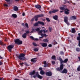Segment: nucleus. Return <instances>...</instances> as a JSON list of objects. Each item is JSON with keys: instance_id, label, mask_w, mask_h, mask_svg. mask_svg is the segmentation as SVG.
Masks as SVG:
<instances>
[{"instance_id": "obj_1", "label": "nucleus", "mask_w": 80, "mask_h": 80, "mask_svg": "<svg viewBox=\"0 0 80 80\" xmlns=\"http://www.w3.org/2000/svg\"><path fill=\"white\" fill-rule=\"evenodd\" d=\"M59 60L61 65L59 67L56 68L57 71H62L63 69V64H62L63 63H67L68 60V58L65 59L64 61H63L61 57L59 58Z\"/></svg>"}, {"instance_id": "obj_2", "label": "nucleus", "mask_w": 80, "mask_h": 80, "mask_svg": "<svg viewBox=\"0 0 80 80\" xmlns=\"http://www.w3.org/2000/svg\"><path fill=\"white\" fill-rule=\"evenodd\" d=\"M25 55L24 54H22L18 56V58L20 60L24 61L25 60V58L24 57Z\"/></svg>"}, {"instance_id": "obj_3", "label": "nucleus", "mask_w": 80, "mask_h": 80, "mask_svg": "<svg viewBox=\"0 0 80 80\" xmlns=\"http://www.w3.org/2000/svg\"><path fill=\"white\" fill-rule=\"evenodd\" d=\"M15 43L17 45H20L22 44V41H20L19 39H17L15 40Z\"/></svg>"}, {"instance_id": "obj_4", "label": "nucleus", "mask_w": 80, "mask_h": 80, "mask_svg": "<svg viewBox=\"0 0 80 80\" xmlns=\"http://www.w3.org/2000/svg\"><path fill=\"white\" fill-rule=\"evenodd\" d=\"M44 16V15L43 14L37 15L35 16V21H37L38 19V18H40V17H43Z\"/></svg>"}, {"instance_id": "obj_5", "label": "nucleus", "mask_w": 80, "mask_h": 80, "mask_svg": "<svg viewBox=\"0 0 80 80\" xmlns=\"http://www.w3.org/2000/svg\"><path fill=\"white\" fill-rule=\"evenodd\" d=\"M13 47H14V46L13 45H10L7 47V48L9 52H12V49Z\"/></svg>"}, {"instance_id": "obj_6", "label": "nucleus", "mask_w": 80, "mask_h": 80, "mask_svg": "<svg viewBox=\"0 0 80 80\" xmlns=\"http://www.w3.org/2000/svg\"><path fill=\"white\" fill-rule=\"evenodd\" d=\"M64 22L67 25H69V24L68 21V17H67L65 16L64 17Z\"/></svg>"}, {"instance_id": "obj_7", "label": "nucleus", "mask_w": 80, "mask_h": 80, "mask_svg": "<svg viewBox=\"0 0 80 80\" xmlns=\"http://www.w3.org/2000/svg\"><path fill=\"white\" fill-rule=\"evenodd\" d=\"M46 75L48 77H51L52 76V72L51 71H49L46 72Z\"/></svg>"}, {"instance_id": "obj_8", "label": "nucleus", "mask_w": 80, "mask_h": 80, "mask_svg": "<svg viewBox=\"0 0 80 80\" xmlns=\"http://www.w3.org/2000/svg\"><path fill=\"white\" fill-rule=\"evenodd\" d=\"M58 12V9H54L52 11H50L49 13L50 14L52 13H55V12Z\"/></svg>"}, {"instance_id": "obj_9", "label": "nucleus", "mask_w": 80, "mask_h": 80, "mask_svg": "<svg viewBox=\"0 0 80 80\" xmlns=\"http://www.w3.org/2000/svg\"><path fill=\"white\" fill-rule=\"evenodd\" d=\"M69 11L70 10L67 8L65 9L64 10V13L66 15H68L69 13Z\"/></svg>"}, {"instance_id": "obj_10", "label": "nucleus", "mask_w": 80, "mask_h": 80, "mask_svg": "<svg viewBox=\"0 0 80 80\" xmlns=\"http://www.w3.org/2000/svg\"><path fill=\"white\" fill-rule=\"evenodd\" d=\"M41 46L43 47H46L47 46V43H46L42 42L41 43Z\"/></svg>"}, {"instance_id": "obj_11", "label": "nucleus", "mask_w": 80, "mask_h": 80, "mask_svg": "<svg viewBox=\"0 0 80 80\" xmlns=\"http://www.w3.org/2000/svg\"><path fill=\"white\" fill-rule=\"evenodd\" d=\"M36 75H37L38 78H39V79H42L43 78V77L40 75L38 74V72H36Z\"/></svg>"}, {"instance_id": "obj_12", "label": "nucleus", "mask_w": 80, "mask_h": 80, "mask_svg": "<svg viewBox=\"0 0 80 80\" xmlns=\"http://www.w3.org/2000/svg\"><path fill=\"white\" fill-rule=\"evenodd\" d=\"M61 73H67L68 72L67 70L65 68L64 69L62 72H60Z\"/></svg>"}, {"instance_id": "obj_13", "label": "nucleus", "mask_w": 80, "mask_h": 80, "mask_svg": "<svg viewBox=\"0 0 80 80\" xmlns=\"http://www.w3.org/2000/svg\"><path fill=\"white\" fill-rule=\"evenodd\" d=\"M35 70H33L32 72H30L29 75H31L32 76V75H34L35 74Z\"/></svg>"}, {"instance_id": "obj_14", "label": "nucleus", "mask_w": 80, "mask_h": 80, "mask_svg": "<svg viewBox=\"0 0 80 80\" xmlns=\"http://www.w3.org/2000/svg\"><path fill=\"white\" fill-rule=\"evenodd\" d=\"M36 59H37V58H33L31 60V61L32 62H34V63H35V62H37V60Z\"/></svg>"}, {"instance_id": "obj_15", "label": "nucleus", "mask_w": 80, "mask_h": 80, "mask_svg": "<svg viewBox=\"0 0 80 80\" xmlns=\"http://www.w3.org/2000/svg\"><path fill=\"white\" fill-rule=\"evenodd\" d=\"M35 7L36 8H37L38 9H40V8H42V7H41V6L39 5H36L35 6Z\"/></svg>"}, {"instance_id": "obj_16", "label": "nucleus", "mask_w": 80, "mask_h": 80, "mask_svg": "<svg viewBox=\"0 0 80 80\" xmlns=\"http://www.w3.org/2000/svg\"><path fill=\"white\" fill-rule=\"evenodd\" d=\"M13 10L14 11H18V7L16 6H14L13 7Z\"/></svg>"}, {"instance_id": "obj_17", "label": "nucleus", "mask_w": 80, "mask_h": 80, "mask_svg": "<svg viewBox=\"0 0 80 80\" xmlns=\"http://www.w3.org/2000/svg\"><path fill=\"white\" fill-rule=\"evenodd\" d=\"M77 17L75 16H73L70 17L71 20H76Z\"/></svg>"}, {"instance_id": "obj_18", "label": "nucleus", "mask_w": 80, "mask_h": 80, "mask_svg": "<svg viewBox=\"0 0 80 80\" xmlns=\"http://www.w3.org/2000/svg\"><path fill=\"white\" fill-rule=\"evenodd\" d=\"M38 23L41 25H42V26H44V25L45 24L43 22L41 21H38Z\"/></svg>"}, {"instance_id": "obj_19", "label": "nucleus", "mask_w": 80, "mask_h": 80, "mask_svg": "<svg viewBox=\"0 0 80 80\" xmlns=\"http://www.w3.org/2000/svg\"><path fill=\"white\" fill-rule=\"evenodd\" d=\"M58 18V17L57 15H56L53 17V18L54 20H57Z\"/></svg>"}, {"instance_id": "obj_20", "label": "nucleus", "mask_w": 80, "mask_h": 80, "mask_svg": "<svg viewBox=\"0 0 80 80\" xmlns=\"http://www.w3.org/2000/svg\"><path fill=\"white\" fill-rule=\"evenodd\" d=\"M22 37L23 38H26L27 37V33H24L22 35Z\"/></svg>"}, {"instance_id": "obj_21", "label": "nucleus", "mask_w": 80, "mask_h": 80, "mask_svg": "<svg viewBox=\"0 0 80 80\" xmlns=\"http://www.w3.org/2000/svg\"><path fill=\"white\" fill-rule=\"evenodd\" d=\"M75 29L74 28H72V31H71V32L72 33H75Z\"/></svg>"}, {"instance_id": "obj_22", "label": "nucleus", "mask_w": 80, "mask_h": 80, "mask_svg": "<svg viewBox=\"0 0 80 80\" xmlns=\"http://www.w3.org/2000/svg\"><path fill=\"white\" fill-rule=\"evenodd\" d=\"M44 67H48V64H46L47 63V62L46 61H44Z\"/></svg>"}, {"instance_id": "obj_23", "label": "nucleus", "mask_w": 80, "mask_h": 80, "mask_svg": "<svg viewBox=\"0 0 80 80\" xmlns=\"http://www.w3.org/2000/svg\"><path fill=\"white\" fill-rule=\"evenodd\" d=\"M78 36H79L77 37V40H79V41H80V33H79L78 34Z\"/></svg>"}, {"instance_id": "obj_24", "label": "nucleus", "mask_w": 80, "mask_h": 80, "mask_svg": "<svg viewBox=\"0 0 80 80\" xmlns=\"http://www.w3.org/2000/svg\"><path fill=\"white\" fill-rule=\"evenodd\" d=\"M12 17H13V18H17V16L16 15V14H13L12 15Z\"/></svg>"}, {"instance_id": "obj_25", "label": "nucleus", "mask_w": 80, "mask_h": 80, "mask_svg": "<svg viewBox=\"0 0 80 80\" xmlns=\"http://www.w3.org/2000/svg\"><path fill=\"white\" fill-rule=\"evenodd\" d=\"M60 8L61 10H65V8L64 7H60Z\"/></svg>"}, {"instance_id": "obj_26", "label": "nucleus", "mask_w": 80, "mask_h": 80, "mask_svg": "<svg viewBox=\"0 0 80 80\" xmlns=\"http://www.w3.org/2000/svg\"><path fill=\"white\" fill-rule=\"evenodd\" d=\"M51 58L52 60H56V56L55 55H53L52 56Z\"/></svg>"}, {"instance_id": "obj_27", "label": "nucleus", "mask_w": 80, "mask_h": 80, "mask_svg": "<svg viewBox=\"0 0 80 80\" xmlns=\"http://www.w3.org/2000/svg\"><path fill=\"white\" fill-rule=\"evenodd\" d=\"M40 73L41 75H44L45 74V72L43 70H41L40 71Z\"/></svg>"}, {"instance_id": "obj_28", "label": "nucleus", "mask_w": 80, "mask_h": 80, "mask_svg": "<svg viewBox=\"0 0 80 80\" xmlns=\"http://www.w3.org/2000/svg\"><path fill=\"white\" fill-rule=\"evenodd\" d=\"M38 24H39V23H38V22L35 23L34 24V27H37L38 26Z\"/></svg>"}, {"instance_id": "obj_29", "label": "nucleus", "mask_w": 80, "mask_h": 80, "mask_svg": "<svg viewBox=\"0 0 80 80\" xmlns=\"http://www.w3.org/2000/svg\"><path fill=\"white\" fill-rule=\"evenodd\" d=\"M43 41L44 42H48V40L47 39H44L43 40Z\"/></svg>"}, {"instance_id": "obj_30", "label": "nucleus", "mask_w": 80, "mask_h": 80, "mask_svg": "<svg viewBox=\"0 0 80 80\" xmlns=\"http://www.w3.org/2000/svg\"><path fill=\"white\" fill-rule=\"evenodd\" d=\"M77 70L78 72H80V66H79L77 68Z\"/></svg>"}, {"instance_id": "obj_31", "label": "nucleus", "mask_w": 80, "mask_h": 80, "mask_svg": "<svg viewBox=\"0 0 80 80\" xmlns=\"http://www.w3.org/2000/svg\"><path fill=\"white\" fill-rule=\"evenodd\" d=\"M40 28H37L35 29L36 31H37V32H39L40 31Z\"/></svg>"}, {"instance_id": "obj_32", "label": "nucleus", "mask_w": 80, "mask_h": 80, "mask_svg": "<svg viewBox=\"0 0 80 80\" xmlns=\"http://www.w3.org/2000/svg\"><path fill=\"white\" fill-rule=\"evenodd\" d=\"M34 52H38V49L37 48H35L34 49Z\"/></svg>"}, {"instance_id": "obj_33", "label": "nucleus", "mask_w": 80, "mask_h": 80, "mask_svg": "<svg viewBox=\"0 0 80 80\" xmlns=\"http://www.w3.org/2000/svg\"><path fill=\"white\" fill-rule=\"evenodd\" d=\"M60 55H64V52L63 51H61L60 52Z\"/></svg>"}, {"instance_id": "obj_34", "label": "nucleus", "mask_w": 80, "mask_h": 80, "mask_svg": "<svg viewBox=\"0 0 80 80\" xmlns=\"http://www.w3.org/2000/svg\"><path fill=\"white\" fill-rule=\"evenodd\" d=\"M32 45H33L34 46V47H37V43L35 42H33L32 43Z\"/></svg>"}, {"instance_id": "obj_35", "label": "nucleus", "mask_w": 80, "mask_h": 80, "mask_svg": "<svg viewBox=\"0 0 80 80\" xmlns=\"http://www.w3.org/2000/svg\"><path fill=\"white\" fill-rule=\"evenodd\" d=\"M37 77V72H36V75L33 76V77L34 78H35Z\"/></svg>"}, {"instance_id": "obj_36", "label": "nucleus", "mask_w": 80, "mask_h": 80, "mask_svg": "<svg viewBox=\"0 0 80 80\" xmlns=\"http://www.w3.org/2000/svg\"><path fill=\"white\" fill-rule=\"evenodd\" d=\"M29 37L30 38H31V39H32L33 40H35V38H34L33 36H30Z\"/></svg>"}, {"instance_id": "obj_37", "label": "nucleus", "mask_w": 80, "mask_h": 80, "mask_svg": "<svg viewBox=\"0 0 80 80\" xmlns=\"http://www.w3.org/2000/svg\"><path fill=\"white\" fill-rule=\"evenodd\" d=\"M76 51L77 52H80V48H77L76 49Z\"/></svg>"}, {"instance_id": "obj_38", "label": "nucleus", "mask_w": 80, "mask_h": 80, "mask_svg": "<svg viewBox=\"0 0 80 80\" xmlns=\"http://www.w3.org/2000/svg\"><path fill=\"white\" fill-rule=\"evenodd\" d=\"M46 20L48 21V22H50V19L49 18H46Z\"/></svg>"}, {"instance_id": "obj_39", "label": "nucleus", "mask_w": 80, "mask_h": 80, "mask_svg": "<svg viewBox=\"0 0 80 80\" xmlns=\"http://www.w3.org/2000/svg\"><path fill=\"white\" fill-rule=\"evenodd\" d=\"M25 26H26L27 28H28V25L27 23H26L25 24Z\"/></svg>"}, {"instance_id": "obj_40", "label": "nucleus", "mask_w": 80, "mask_h": 80, "mask_svg": "<svg viewBox=\"0 0 80 80\" xmlns=\"http://www.w3.org/2000/svg\"><path fill=\"white\" fill-rule=\"evenodd\" d=\"M0 45H3V44L2 42V41H0Z\"/></svg>"}, {"instance_id": "obj_41", "label": "nucleus", "mask_w": 80, "mask_h": 80, "mask_svg": "<svg viewBox=\"0 0 80 80\" xmlns=\"http://www.w3.org/2000/svg\"><path fill=\"white\" fill-rule=\"evenodd\" d=\"M52 64L53 65H54V64H55V62L54 61H52Z\"/></svg>"}, {"instance_id": "obj_42", "label": "nucleus", "mask_w": 80, "mask_h": 80, "mask_svg": "<svg viewBox=\"0 0 80 80\" xmlns=\"http://www.w3.org/2000/svg\"><path fill=\"white\" fill-rule=\"evenodd\" d=\"M35 16H34V18H32L31 20V22H33L34 21V20H35Z\"/></svg>"}, {"instance_id": "obj_43", "label": "nucleus", "mask_w": 80, "mask_h": 80, "mask_svg": "<svg viewBox=\"0 0 80 80\" xmlns=\"http://www.w3.org/2000/svg\"><path fill=\"white\" fill-rule=\"evenodd\" d=\"M26 34H28L29 33H30V31H29V30L27 31L26 32Z\"/></svg>"}, {"instance_id": "obj_44", "label": "nucleus", "mask_w": 80, "mask_h": 80, "mask_svg": "<svg viewBox=\"0 0 80 80\" xmlns=\"http://www.w3.org/2000/svg\"><path fill=\"white\" fill-rule=\"evenodd\" d=\"M39 33H42V32H43V30H41L40 31H39Z\"/></svg>"}, {"instance_id": "obj_45", "label": "nucleus", "mask_w": 80, "mask_h": 80, "mask_svg": "<svg viewBox=\"0 0 80 80\" xmlns=\"http://www.w3.org/2000/svg\"><path fill=\"white\" fill-rule=\"evenodd\" d=\"M64 2H65L64 3V4L66 3H67V2L68 1L67 0H64Z\"/></svg>"}, {"instance_id": "obj_46", "label": "nucleus", "mask_w": 80, "mask_h": 80, "mask_svg": "<svg viewBox=\"0 0 80 80\" xmlns=\"http://www.w3.org/2000/svg\"><path fill=\"white\" fill-rule=\"evenodd\" d=\"M52 44H50L48 45V47H52Z\"/></svg>"}, {"instance_id": "obj_47", "label": "nucleus", "mask_w": 80, "mask_h": 80, "mask_svg": "<svg viewBox=\"0 0 80 80\" xmlns=\"http://www.w3.org/2000/svg\"><path fill=\"white\" fill-rule=\"evenodd\" d=\"M34 41H37V40H38V39L37 38H34Z\"/></svg>"}, {"instance_id": "obj_48", "label": "nucleus", "mask_w": 80, "mask_h": 80, "mask_svg": "<svg viewBox=\"0 0 80 80\" xmlns=\"http://www.w3.org/2000/svg\"><path fill=\"white\" fill-rule=\"evenodd\" d=\"M20 65L22 66L23 65V64H24V63L23 62H22V63H20Z\"/></svg>"}, {"instance_id": "obj_49", "label": "nucleus", "mask_w": 80, "mask_h": 80, "mask_svg": "<svg viewBox=\"0 0 80 80\" xmlns=\"http://www.w3.org/2000/svg\"><path fill=\"white\" fill-rule=\"evenodd\" d=\"M39 70H42V68H39Z\"/></svg>"}, {"instance_id": "obj_50", "label": "nucleus", "mask_w": 80, "mask_h": 80, "mask_svg": "<svg viewBox=\"0 0 80 80\" xmlns=\"http://www.w3.org/2000/svg\"><path fill=\"white\" fill-rule=\"evenodd\" d=\"M5 1H6V2H9L10 1V0H4Z\"/></svg>"}, {"instance_id": "obj_51", "label": "nucleus", "mask_w": 80, "mask_h": 80, "mask_svg": "<svg viewBox=\"0 0 80 80\" xmlns=\"http://www.w3.org/2000/svg\"><path fill=\"white\" fill-rule=\"evenodd\" d=\"M49 31L50 32H52V29H51V28H49Z\"/></svg>"}, {"instance_id": "obj_52", "label": "nucleus", "mask_w": 80, "mask_h": 80, "mask_svg": "<svg viewBox=\"0 0 80 80\" xmlns=\"http://www.w3.org/2000/svg\"><path fill=\"white\" fill-rule=\"evenodd\" d=\"M44 34H41V36H42V37H44V35H43Z\"/></svg>"}, {"instance_id": "obj_53", "label": "nucleus", "mask_w": 80, "mask_h": 80, "mask_svg": "<svg viewBox=\"0 0 80 80\" xmlns=\"http://www.w3.org/2000/svg\"><path fill=\"white\" fill-rule=\"evenodd\" d=\"M44 37H47V35L45 34H44Z\"/></svg>"}, {"instance_id": "obj_54", "label": "nucleus", "mask_w": 80, "mask_h": 80, "mask_svg": "<svg viewBox=\"0 0 80 80\" xmlns=\"http://www.w3.org/2000/svg\"><path fill=\"white\" fill-rule=\"evenodd\" d=\"M4 6H5V7H8V6L7 5V4H4Z\"/></svg>"}, {"instance_id": "obj_55", "label": "nucleus", "mask_w": 80, "mask_h": 80, "mask_svg": "<svg viewBox=\"0 0 80 80\" xmlns=\"http://www.w3.org/2000/svg\"><path fill=\"white\" fill-rule=\"evenodd\" d=\"M78 45L80 47V41H79Z\"/></svg>"}, {"instance_id": "obj_56", "label": "nucleus", "mask_w": 80, "mask_h": 80, "mask_svg": "<svg viewBox=\"0 0 80 80\" xmlns=\"http://www.w3.org/2000/svg\"><path fill=\"white\" fill-rule=\"evenodd\" d=\"M32 31L31 32V33H33V31H34V29H32Z\"/></svg>"}, {"instance_id": "obj_57", "label": "nucleus", "mask_w": 80, "mask_h": 80, "mask_svg": "<svg viewBox=\"0 0 80 80\" xmlns=\"http://www.w3.org/2000/svg\"><path fill=\"white\" fill-rule=\"evenodd\" d=\"M25 13H24V12L22 13V16H24L25 15Z\"/></svg>"}, {"instance_id": "obj_58", "label": "nucleus", "mask_w": 80, "mask_h": 80, "mask_svg": "<svg viewBox=\"0 0 80 80\" xmlns=\"http://www.w3.org/2000/svg\"><path fill=\"white\" fill-rule=\"evenodd\" d=\"M43 32H44V33H45V32H46V31H45V30H43Z\"/></svg>"}, {"instance_id": "obj_59", "label": "nucleus", "mask_w": 80, "mask_h": 80, "mask_svg": "<svg viewBox=\"0 0 80 80\" xmlns=\"http://www.w3.org/2000/svg\"><path fill=\"white\" fill-rule=\"evenodd\" d=\"M2 65V63L1 62H0V65Z\"/></svg>"}, {"instance_id": "obj_60", "label": "nucleus", "mask_w": 80, "mask_h": 80, "mask_svg": "<svg viewBox=\"0 0 80 80\" xmlns=\"http://www.w3.org/2000/svg\"><path fill=\"white\" fill-rule=\"evenodd\" d=\"M16 2H18V1H20V0H15Z\"/></svg>"}, {"instance_id": "obj_61", "label": "nucleus", "mask_w": 80, "mask_h": 80, "mask_svg": "<svg viewBox=\"0 0 80 80\" xmlns=\"http://www.w3.org/2000/svg\"><path fill=\"white\" fill-rule=\"evenodd\" d=\"M24 23H22V26H24Z\"/></svg>"}, {"instance_id": "obj_62", "label": "nucleus", "mask_w": 80, "mask_h": 80, "mask_svg": "<svg viewBox=\"0 0 80 80\" xmlns=\"http://www.w3.org/2000/svg\"><path fill=\"white\" fill-rule=\"evenodd\" d=\"M2 58H3L0 56V59H2Z\"/></svg>"}, {"instance_id": "obj_63", "label": "nucleus", "mask_w": 80, "mask_h": 80, "mask_svg": "<svg viewBox=\"0 0 80 80\" xmlns=\"http://www.w3.org/2000/svg\"><path fill=\"white\" fill-rule=\"evenodd\" d=\"M78 58L79 60L80 61V57H78Z\"/></svg>"}, {"instance_id": "obj_64", "label": "nucleus", "mask_w": 80, "mask_h": 80, "mask_svg": "<svg viewBox=\"0 0 80 80\" xmlns=\"http://www.w3.org/2000/svg\"><path fill=\"white\" fill-rule=\"evenodd\" d=\"M67 3H69V4H70V2H69V1H67Z\"/></svg>"}]
</instances>
